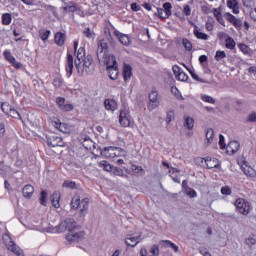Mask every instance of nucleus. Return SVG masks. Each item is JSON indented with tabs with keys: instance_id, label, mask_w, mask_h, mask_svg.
I'll return each instance as SVG.
<instances>
[{
	"instance_id": "nucleus-1",
	"label": "nucleus",
	"mask_w": 256,
	"mask_h": 256,
	"mask_svg": "<svg viewBox=\"0 0 256 256\" xmlns=\"http://www.w3.org/2000/svg\"><path fill=\"white\" fill-rule=\"evenodd\" d=\"M77 47H79V41H74V51L76 53V60H75V67L78 69V73H83L84 71H88L89 67L93 65V56L91 54H88L85 52L84 47H80L77 50Z\"/></svg>"
},
{
	"instance_id": "nucleus-2",
	"label": "nucleus",
	"mask_w": 256,
	"mask_h": 256,
	"mask_svg": "<svg viewBox=\"0 0 256 256\" xmlns=\"http://www.w3.org/2000/svg\"><path fill=\"white\" fill-rule=\"evenodd\" d=\"M96 55L100 65L111 61V59H115L114 55L109 54V45L107 44V40L105 39H101L97 42Z\"/></svg>"
},
{
	"instance_id": "nucleus-3",
	"label": "nucleus",
	"mask_w": 256,
	"mask_h": 256,
	"mask_svg": "<svg viewBox=\"0 0 256 256\" xmlns=\"http://www.w3.org/2000/svg\"><path fill=\"white\" fill-rule=\"evenodd\" d=\"M66 241L69 245L72 243H79L85 239V231H79V226L73 225L72 228H69V232L65 235Z\"/></svg>"
},
{
	"instance_id": "nucleus-4",
	"label": "nucleus",
	"mask_w": 256,
	"mask_h": 256,
	"mask_svg": "<svg viewBox=\"0 0 256 256\" xmlns=\"http://www.w3.org/2000/svg\"><path fill=\"white\" fill-rule=\"evenodd\" d=\"M71 209H79L81 215L85 217L87 211H89V198L81 200L79 196H74L71 201Z\"/></svg>"
},
{
	"instance_id": "nucleus-5",
	"label": "nucleus",
	"mask_w": 256,
	"mask_h": 256,
	"mask_svg": "<svg viewBox=\"0 0 256 256\" xmlns=\"http://www.w3.org/2000/svg\"><path fill=\"white\" fill-rule=\"evenodd\" d=\"M101 155L103 157H106V159H119V157H125V150L119 148V147H105L101 151Z\"/></svg>"
},
{
	"instance_id": "nucleus-6",
	"label": "nucleus",
	"mask_w": 256,
	"mask_h": 256,
	"mask_svg": "<svg viewBox=\"0 0 256 256\" xmlns=\"http://www.w3.org/2000/svg\"><path fill=\"white\" fill-rule=\"evenodd\" d=\"M2 240L5 246L7 247L8 251H12V253H14L17 256H25L23 250L19 246H17L15 242H13V239L9 234H3Z\"/></svg>"
},
{
	"instance_id": "nucleus-7",
	"label": "nucleus",
	"mask_w": 256,
	"mask_h": 256,
	"mask_svg": "<svg viewBox=\"0 0 256 256\" xmlns=\"http://www.w3.org/2000/svg\"><path fill=\"white\" fill-rule=\"evenodd\" d=\"M102 65H106V69L112 81H115V79L119 77V68L117 67V60L115 58H111V60H108L107 63H102Z\"/></svg>"
},
{
	"instance_id": "nucleus-8",
	"label": "nucleus",
	"mask_w": 256,
	"mask_h": 256,
	"mask_svg": "<svg viewBox=\"0 0 256 256\" xmlns=\"http://www.w3.org/2000/svg\"><path fill=\"white\" fill-rule=\"evenodd\" d=\"M69 229H73L71 220H65L56 227H49L47 231L48 233H65V231L69 233Z\"/></svg>"
},
{
	"instance_id": "nucleus-9",
	"label": "nucleus",
	"mask_w": 256,
	"mask_h": 256,
	"mask_svg": "<svg viewBox=\"0 0 256 256\" xmlns=\"http://www.w3.org/2000/svg\"><path fill=\"white\" fill-rule=\"evenodd\" d=\"M235 206L241 215H249V211H251V205L243 198H238L235 202Z\"/></svg>"
},
{
	"instance_id": "nucleus-10",
	"label": "nucleus",
	"mask_w": 256,
	"mask_h": 256,
	"mask_svg": "<svg viewBox=\"0 0 256 256\" xmlns=\"http://www.w3.org/2000/svg\"><path fill=\"white\" fill-rule=\"evenodd\" d=\"M119 123L121 127H129V125H131V115L129 114V110H120Z\"/></svg>"
},
{
	"instance_id": "nucleus-11",
	"label": "nucleus",
	"mask_w": 256,
	"mask_h": 256,
	"mask_svg": "<svg viewBox=\"0 0 256 256\" xmlns=\"http://www.w3.org/2000/svg\"><path fill=\"white\" fill-rule=\"evenodd\" d=\"M47 145L49 147H65V142L63 141V138L57 135H52L47 136Z\"/></svg>"
},
{
	"instance_id": "nucleus-12",
	"label": "nucleus",
	"mask_w": 256,
	"mask_h": 256,
	"mask_svg": "<svg viewBox=\"0 0 256 256\" xmlns=\"http://www.w3.org/2000/svg\"><path fill=\"white\" fill-rule=\"evenodd\" d=\"M224 17L226 21H229L236 29H241V27H243V20L241 18H237L229 12H226Z\"/></svg>"
},
{
	"instance_id": "nucleus-13",
	"label": "nucleus",
	"mask_w": 256,
	"mask_h": 256,
	"mask_svg": "<svg viewBox=\"0 0 256 256\" xmlns=\"http://www.w3.org/2000/svg\"><path fill=\"white\" fill-rule=\"evenodd\" d=\"M52 125L53 127H55V129H58V131H60L61 133H71L73 131V127L67 123L54 121L52 122Z\"/></svg>"
},
{
	"instance_id": "nucleus-14",
	"label": "nucleus",
	"mask_w": 256,
	"mask_h": 256,
	"mask_svg": "<svg viewBox=\"0 0 256 256\" xmlns=\"http://www.w3.org/2000/svg\"><path fill=\"white\" fill-rule=\"evenodd\" d=\"M159 93H157V91L152 90L149 94V105L148 108L150 109V111H153V109H156L158 103H159Z\"/></svg>"
},
{
	"instance_id": "nucleus-15",
	"label": "nucleus",
	"mask_w": 256,
	"mask_h": 256,
	"mask_svg": "<svg viewBox=\"0 0 256 256\" xmlns=\"http://www.w3.org/2000/svg\"><path fill=\"white\" fill-rule=\"evenodd\" d=\"M56 104L58 105L59 109H61V111L67 112V111H73V109H74L73 104H66L65 98H63V97H57Z\"/></svg>"
},
{
	"instance_id": "nucleus-16",
	"label": "nucleus",
	"mask_w": 256,
	"mask_h": 256,
	"mask_svg": "<svg viewBox=\"0 0 256 256\" xmlns=\"http://www.w3.org/2000/svg\"><path fill=\"white\" fill-rule=\"evenodd\" d=\"M240 167L244 175H246V177H250L251 179L256 177L255 169H253V167H251L247 162H243V164Z\"/></svg>"
},
{
	"instance_id": "nucleus-17",
	"label": "nucleus",
	"mask_w": 256,
	"mask_h": 256,
	"mask_svg": "<svg viewBox=\"0 0 256 256\" xmlns=\"http://www.w3.org/2000/svg\"><path fill=\"white\" fill-rule=\"evenodd\" d=\"M114 35L117 36L119 42L124 45H131V38L129 37V35L127 34H123L121 32H119V30L114 31Z\"/></svg>"
},
{
	"instance_id": "nucleus-18",
	"label": "nucleus",
	"mask_w": 256,
	"mask_h": 256,
	"mask_svg": "<svg viewBox=\"0 0 256 256\" xmlns=\"http://www.w3.org/2000/svg\"><path fill=\"white\" fill-rule=\"evenodd\" d=\"M33 193H35V188L31 184L25 185L22 189V195L25 199H31Z\"/></svg>"
},
{
	"instance_id": "nucleus-19",
	"label": "nucleus",
	"mask_w": 256,
	"mask_h": 256,
	"mask_svg": "<svg viewBox=\"0 0 256 256\" xmlns=\"http://www.w3.org/2000/svg\"><path fill=\"white\" fill-rule=\"evenodd\" d=\"M239 142L238 141H231L226 146V151L228 155H234V153H237L239 151Z\"/></svg>"
},
{
	"instance_id": "nucleus-20",
	"label": "nucleus",
	"mask_w": 256,
	"mask_h": 256,
	"mask_svg": "<svg viewBox=\"0 0 256 256\" xmlns=\"http://www.w3.org/2000/svg\"><path fill=\"white\" fill-rule=\"evenodd\" d=\"M205 142L204 145H211V143H213V141H215V131L213 130V128H208L206 129V133H205Z\"/></svg>"
},
{
	"instance_id": "nucleus-21",
	"label": "nucleus",
	"mask_w": 256,
	"mask_h": 256,
	"mask_svg": "<svg viewBox=\"0 0 256 256\" xmlns=\"http://www.w3.org/2000/svg\"><path fill=\"white\" fill-rule=\"evenodd\" d=\"M73 55L67 54V61H66V71L67 77H71L73 75Z\"/></svg>"
},
{
	"instance_id": "nucleus-22",
	"label": "nucleus",
	"mask_w": 256,
	"mask_h": 256,
	"mask_svg": "<svg viewBox=\"0 0 256 256\" xmlns=\"http://www.w3.org/2000/svg\"><path fill=\"white\" fill-rule=\"evenodd\" d=\"M207 169H217L219 167V159L213 157H207L205 159Z\"/></svg>"
},
{
	"instance_id": "nucleus-23",
	"label": "nucleus",
	"mask_w": 256,
	"mask_h": 256,
	"mask_svg": "<svg viewBox=\"0 0 256 256\" xmlns=\"http://www.w3.org/2000/svg\"><path fill=\"white\" fill-rule=\"evenodd\" d=\"M141 241H143V238H141V236L130 237L125 240V244L127 245V247H137V245L141 243Z\"/></svg>"
},
{
	"instance_id": "nucleus-24",
	"label": "nucleus",
	"mask_w": 256,
	"mask_h": 256,
	"mask_svg": "<svg viewBox=\"0 0 256 256\" xmlns=\"http://www.w3.org/2000/svg\"><path fill=\"white\" fill-rule=\"evenodd\" d=\"M59 201H61V192L56 191L52 194V197H51V203L53 207H55V209H59V207H61V204L59 203Z\"/></svg>"
},
{
	"instance_id": "nucleus-25",
	"label": "nucleus",
	"mask_w": 256,
	"mask_h": 256,
	"mask_svg": "<svg viewBox=\"0 0 256 256\" xmlns=\"http://www.w3.org/2000/svg\"><path fill=\"white\" fill-rule=\"evenodd\" d=\"M133 75V68L129 64H124L123 77L124 81H129Z\"/></svg>"
},
{
	"instance_id": "nucleus-26",
	"label": "nucleus",
	"mask_w": 256,
	"mask_h": 256,
	"mask_svg": "<svg viewBox=\"0 0 256 256\" xmlns=\"http://www.w3.org/2000/svg\"><path fill=\"white\" fill-rule=\"evenodd\" d=\"M193 33L197 39H201L202 41H207V39H209V35L201 32V30L199 29V27H197V25H194Z\"/></svg>"
},
{
	"instance_id": "nucleus-27",
	"label": "nucleus",
	"mask_w": 256,
	"mask_h": 256,
	"mask_svg": "<svg viewBox=\"0 0 256 256\" xmlns=\"http://www.w3.org/2000/svg\"><path fill=\"white\" fill-rule=\"evenodd\" d=\"M104 106L107 111H115L117 110V101L113 99H106L104 101Z\"/></svg>"
},
{
	"instance_id": "nucleus-28",
	"label": "nucleus",
	"mask_w": 256,
	"mask_h": 256,
	"mask_svg": "<svg viewBox=\"0 0 256 256\" xmlns=\"http://www.w3.org/2000/svg\"><path fill=\"white\" fill-rule=\"evenodd\" d=\"M65 37V33L57 32L54 36V41L56 45H58L59 47H63V45H65Z\"/></svg>"
},
{
	"instance_id": "nucleus-29",
	"label": "nucleus",
	"mask_w": 256,
	"mask_h": 256,
	"mask_svg": "<svg viewBox=\"0 0 256 256\" xmlns=\"http://www.w3.org/2000/svg\"><path fill=\"white\" fill-rule=\"evenodd\" d=\"M159 243L160 245H164V247H171L175 253L179 252V246H176L175 243L170 240H161Z\"/></svg>"
},
{
	"instance_id": "nucleus-30",
	"label": "nucleus",
	"mask_w": 256,
	"mask_h": 256,
	"mask_svg": "<svg viewBox=\"0 0 256 256\" xmlns=\"http://www.w3.org/2000/svg\"><path fill=\"white\" fill-rule=\"evenodd\" d=\"M184 127H187L189 130L195 127V120L189 116L184 117Z\"/></svg>"
},
{
	"instance_id": "nucleus-31",
	"label": "nucleus",
	"mask_w": 256,
	"mask_h": 256,
	"mask_svg": "<svg viewBox=\"0 0 256 256\" xmlns=\"http://www.w3.org/2000/svg\"><path fill=\"white\" fill-rule=\"evenodd\" d=\"M63 10L66 11V13H75V11H77V5L74 4V2H69L65 5Z\"/></svg>"
},
{
	"instance_id": "nucleus-32",
	"label": "nucleus",
	"mask_w": 256,
	"mask_h": 256,
	"mask_svg": "<svg viewBox=\"0 0 256 256\" xmlns=\"http://www.w3.org/2000/svg\"><path fill=\"white\" fill-rule=\"evenodd\" d=\"M171 9H173V6L171 5V3L166 2L163 4V10L165 12L164 17H171Z\"/></svg>"
},
{
	"instance_id": "nucleus-33",
	"label": "nucleus",
	"mask_w": 256,
	"mask_h": 256,
	"mask_svg": "<svg viewBox=\"0 0 256 256\" xmlns=\"http://www.w3.org/2000/svg\"><path fill=\"white\" fill-rule=\"evenodd\" d=\"M47 191L43 190L40 194V205H43V207H47V197H48Z\"/></svg>"
},
{
	"instance_id": "nucleus-34",
	"label": "nucleus",
	"mask_w": 256,
	"mask_h": 256,
	"mask_svg": "<svg viewBox=\"0 0 256 256\" xmlns=\"http://www.w3.org/2000/svg\"><path fill=\"white\" fill-rule=\"evenodd\" d=\"M225 45H226L227 49H231L232 50V49H235L236 43H235V40H233V38L228 37L225 40Z\"/></svg>"
},
{
	"instance_id": "nucleus-35",
	"label": "nucleus",
	"mask_w": 256,
	"mask_h": 256,
	"mask_svg": "<svg viewBox=\"0 0 256 256\" xmlns=\"http://www.w3.org/2000/svg\"><path fill=\"white\" fill-rule=\"evenodd\" d=\"M99 167H103L104 171H113V166H111V164L105 160L99 162Z\"/></svg>"
},
{
	"instance_id": "nucleus-36",
	"label": "nucleus",
	"mask_w": 256,
	"mask_h": 256,
	"mask_svg": "<svg viewBox=\"0 0 256 256\" xmlns=\"http://www.w3.org/2000/svg\"><path fill=\"white\" fill-rule=\"evenodd\" d=\"M3 56L5 57L6 61H9V63H15V58L13 57V54L9 50H5L3 52Z\"/></svg>"
},
{
	"instance_id": "nucleus-37",
	"label": "nucleus",
	"mask_w": 256,
	"mask_h": 256,
	"mask_svg": "<svg viewBox=\"0 0 256 256\" xmlns=\"http://www.w3.org/2000/svg\"><path fill=\"white\" fill-rule=\"evenodd\" d=\"M2 25H11V14L6 13L2 15Z\"/></svg>"
},
{
	"instance_id": "nucleus-38",
	"label": "nucleus",
	"mask_w": 256,
	"mask_h": 256,
	"mask_svg": "<svg viewBox=\"0 0 256 256\" xmlns=\"http://www.w3.org/2000/svg\"><path fill=\"white\" fill-rule=\"evenodd\" d=\"M82 145L84 148L87 149V151H89V150H91V147H93V140H91L90 138H86L82 142Z\"/></svg>"
},
{
	"instance_id": "nucleus-39",
	"label": "nucleus",
	"mask_w": 256,
	"mask_h": 256,
	"mask_svg": "<svg viewBox=\"0 0 256 256\" xmlns=\"http://www.w3.org/2000/svg\"><path fill=\"white\" fill-rule=\"evenodd\" d=\"M1 109L3 113H5L6 115H9V113L13 109V106L9 105V103H2Z\"/></svg>"
},
{
	"instance_id": "nucleus-40",
	"label": "nucleus",
	"mask_w": 256,
	"mask_h": 256,
	"mask_svg": "<svg viewBox=\"0 0 256 256\" xmlns=\"http://www.w3.org/2000/svg\"><path fill=\"white\" fill-rule=\"evenodd\" d=\"M238 48L240 49V51H242V53H244V55H249V53L251 52V48L243 43L238 44Z\"/></svg>"
},
{
	"instance_id": "nucleus-41",
	"label": "nucleus",
	"mask_w": 256,
	"mask_h": 256,
	"mask_svg": "<svg viewBox=\"0 0 256 256\" xmlns=\"http://www.w3.org/2000/svg\"><path fill=\"white\" fill-rule=\"evenodd\" d=\"M202 101H204L205 103H211L212 105H215V100L213 97L209 96V95H202L201 96Z\"/></svg>"
},
{
	"instance_id": "nucleus-42",
	"label": "nucleus",
	"mask_w": 256,
	"mask_h": 256,
	"mask_svg": "<svg viewBox=\"0 0 256 256\" xmlns=\"http://www.w3.org/2000/svg\"><path fill=\"white\" fill-rule=\"evenodd\" d=\"M182 44L185 49H187V51H191L193 49V44H191V42L187 38H184L182 40Z\"/></svg>"
},
{
	"instance_id": "nucleus-43",
	"label": "nucleus",
	"mask_w": 256,
	"mask_h": 256,
	"mask_svg": "<svg viewBox=\"0 0 256 256\" xmlns=\"http://www.w3.org/2000/svg\"><path fill=\"white\" fill-rule=\"evenodd\" d=\"M227 57V54H225V51L218 50L215 55L216 61H221V59H225Z\"/></svg>"
},
{
	"instance_id": "nucleus-44",
	"label": "nucleus",
	"mask_w": 256,
	"mask_h": 256,
	"mask_svg": "<svg viewBox=\"0 0 256 256\" xmlns=\"http://www.w3.org/2000/svg\"><path fill=\"white\" fill-rule=\"evenodd\" d=\"M49 35H51V31L49 30H44L40 32V38L42 39V41H47V39H49Z\"/></svg>"
},
{
	"instance_id": "nucleus-45",
	"label": "nucleus",
	"mask_w": 256,
	"mask_h": 256,
	"mask_svg": "<svg viewBox=\"0 0 256 256\" xmlns=\"http://www.w3.org/2000/svg\"><path fill=\"white\" fill-rule=\"evenodd\" d=\"M131 170L133 171V173H145V170H143L142 166H137L135 164L131 166Z\"/></svg>"
},
{
	"instance_id": "nucleus-46",
	"label": "nucleus",
	"mask_w": 256,
	"mask_h": 256,
	"mask_svg": "<svg viewBox=\"0 0 256 256\" xmlns=\"http://www.w3.org/2000/svg\"><path fill=\"white\" fill-rule=\"evenodd\" d=\"M176 79H178V81H187V79H189V76L185 73V72H180L177 76Z\"/></svg>"
},
{
	"instance_id": "nucleus-47",
	"label": "nucleus",
	"mask_w": 256,
	"mask_h": 256,
	"mask_svg": "<svg viewBox=\"0 0 256 256\" xmlns=\"http://www.w3.org/2000/svg\"><path fill=\"white\" fill-rule=\"evenodd\" d=\"M10 117H13L14 119H21V114H19L17 112V110H15V108H12V110H10L9 114Z\"/></svg>"
},
{
	"instance_id": "nucleus-48",
	"label": "nucleus",
	"mask_w": 256,
	"mask_h": 256,
	"mask_svg": "<svg viewBox=\"0 0 256 256\" xmlns=\"http://www.w3.org/2000/svg\"><path fill=\"white\" fill-rule=\"evenodd\" d=\"M239 5V2L237 0H228L227 1V7L229 9H233Z\"/></svg>"
},
{
	"instance_id": "nucleus-49",
	"label": "nucleus",
	"mask_w": 256,
	"mask_h": 256,
	"mask_svg": "<svg viewBox=\"0 0 256 256\" xmlns=\"http://www.w3.org/2000/svg\"><path fill=\"white\" fill-rule=\"evenodd\" d=\"M174 117H175V112L169 111V112L167 113V117H166V123H167V125H169V123H171V121H173Z\"/></svg>"
},
{
	"instance_id": "nucleus-50",
	"label": "nucleus",
	"mask_w": 256,
	"mask_h": 256,
	"mask_svg": "<svg viewBox=\"0 0 256 256\" xmlns=\"http://www.w3.org/2000/svg\"><path fill=\"white\" fill-rule=\"evenodd\" d=\"M62 187H65L67 189H75V182H71V181H65L62 184Z\"/></svg>"
},
{
	"instance_id": "nucleus-51",
	"label": "nucleus",
	"mask_w": 256,
	"mask_h": 256,
	"mask_svg": "<svg viewBox=\"0 0 256 256\" xmlns=\"http://www.w3.org/2000/svg\"><path fill=\"white\" fill-rule=\"evenodd\" d=\"M150 253H152L153 256H159V246L153 245L150 249Z\"/></svg>"
},
{
	"instance_id": "nucleus-52",
	"label": "nucleus",
	"mask_w": 256,
	"mask_h": 256,
	"mask_svg": "<svg viewBox=\"0 0 256 256\" xmlns=\"http://www.w3.org/2000/svg\"><path fill=\"white\" fill-rule=\"evenodd\" d=\"M221 193H222V195H231V193H232L231 187H229V186L222 187Z\"/></svg>"
},
{
	"instance_id": "nucleus-53",
	"label": "nucleus",
	"mask_w": 256,
	"mask_h": 256,
	"mask_svg": "<svg viewBox=\"0 0 256 256\" xmlns=\"http://www.w3.org/2000/svg\"><path fill=\"white\" fill-rule=\"evenodd\" d=\"M157 14L160 19H169V17H165V10L163 8H157Z\"/></svg>"
},
{
	"instance_id": "nucleus-54",
	"label": "nucleus",
	"mask_w": 256,
	"mask_h": 256,
	"mask_svg": "<svg viewBox=\"0 0 256 256\" xmlns=\"http://www.w3.org/2000/svg\"><path fill=\"white\" fill-rule=\"evenodd\" d=\"M247 121L249 123H256V112H252L250 115H248Z\"/></svg>"
},
{
	"instance_id": "nucleus-55",
	"label": "nucleus",
	"mask_w": 256,
	"mask_h": 256,
	"mask_svg": "<svg viewBox=\"0 0 256 256\" xmlns=\"http://www.w3.org/2000/svg\"><path fill=\"white\" fill-rule=\"evenodd\" d=\"M201 11L205 13V15H209V13H211V7H209V5H202Z\"/></svg>"
},
{
	"instance_id": "nucleus-56",
	"label": "nucleus",
	"mask_w": 256,
	"mask_h": 256,
	"mask_svg": "<svg viewBox=\"0 0 256 256\" xmlns=\"http://www.w3.org/2000/svg\"><path fill=\"white\" fill-rule=\"evenodd\" d=\"M192 79H194L195 81H199L200 83H205V81H203V79L199 78V76L197 74H195L193 71H189Z\"/></svg>"
},
{
	"instance_id": "nucleus-57",
	"label": "nucleus",
	"mask_w": 256,
	"mask_h": 256,
	"mask_svg": "<svg viewBox=\"0 0 256 256\" xmlns=\"http://www.w3.org/2000/svg\"><path fill=\"white\" fill-rule=\"evenodd\" d=\"M219 145L221 149H225V136L223 134L219 135Z\"/></svg>"
},
{
	"instance_id": "nucleus-58",
	"label": "nucleus",
	"mask_w": 256,
	"mask_h": 256,
	"mask_svg": "<svg viewBox=\"0 0 256 256\" xmlns=\"http://www.w3.org/2000/svg\"><path fill=\"white\" fill-rule=\"evenodd\" d=\"M256 243V239L253 238V237H249L247 240H246V244L249 246V247H253V245H255Z\"/></svg>"
},
{
	"instance_id": "nucleus-59",
	"label": "nucleus",
	"mask_w": 256,
	"mask_h": 256,
	"mask_svg": "<svg viewBox=\"0 0 256 256\" xmlns=\"http://www.w3.org/2000/svg\"><path fill=\"white\" fill-rule=\"evenodd\" d=\"M114 175H118L119 177H123V169L115 167L113 169Z\"/></svg>"
},
{
	"instance_id": "nucleus-60",
	"label": "nucleus",
	"mask_w": 256,
	"mask_h": 256,
	"mask_svg": "<svg viewBox=\"0 0 256 256\" xmlns=\"http://www.w3.org/2000/svg\"><path fill=\"white\" fill-rule=\"evenodd\" d=\"M213 15L216 19H220L221 18V10H219V8H214L213 9Z\"/></svg>"
},
{
	"instance_id": "nucleus-61",
	"label": "nucleus",
	"mask_w": 256,
	"mask_h": 256,
	"mask_svg": "<svg viewBox=\"0 0 256 256\" xmlns=\"http://www.w3.org/2000/svg\"><path fill=\"white\" fill-rule=\"evenodd\" d=\"M183 13L186 15V17H189V15H191V7L189 5H185Z\"/></svg>"
},
{
	"instance_id": "nucleus-62",
	"label": "nucleus",
	"mask_w": 256,
	"mask_h": 256,
	"mask_svg": "<svg viewBox=\"0 0 256 256\" xmlns=\"http://www.w3.org/2000/svg\"><path fill=\"white\" fill-rule=\"evenodd\" d=\"M83 33L85 37H87L88 39H91V37H93V33L90 28H86V30Z\"/></svg>"
},
{
	"instance_id": "nucleus-63",
	"label": "nucleus",
	"mask_w": 256,
	"mask_h": 256,
	"mask_svg": "<svg viewBox=\"0 0 256 256\" xmlns=\"http://www.w3.org/2000/svg\"><path fill=\"white\" fill-rule=\"evenodd\" d=\"M172 70H173V73H174L175 77H177L179 75V73L181 72V68L177 65H174L172 67Z\"/></svg>"
},
{
	"instance_id": "nucleus-64",
	"label": "nucleus",
	"mask_w": 256,
	"mask_h": 256,
	"mask_svg": "<svg viewBox=\"0 0 256 256\" xmlns=\"http://www.w3.org/2000/svg\"><path fill=\"white\" fill-rule=\"evenodd\" d=\"M187 195L191 198L193 197H197V192L194 190V189H190L188 192H187Z\"/></svg>"
}]
</instances>
